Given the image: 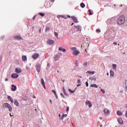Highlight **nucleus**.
Masks as SVG:
<instances>
[{
  "label": "nucleus",
  "mask_w": 127,
  "mask_h": 127,
  "mask_svg": "<svg viewBox=\"0 0 127 127\" xmlns=\"http://www.w3.org/2000/svg\"><path fill=\"white\" fill-rule=\"evenodd\" d=\"M126 21V18L125 16L121 15L120 16L117 20V23L119 25H122V24H124L125 22Z\"/></svg>",
  "instance_id": "1"
},
{
  "label": "nucleus",
  "mask_w": 127,
  "mask_h": 127,
  "mask_svg": "<svg viewBox=\"0 0 127 127\" xmlns=\"http://www.w3.org/2000/svg\"><path fill=\"white\" fill-rule=\"evenodd\" d=\"M2 106L3 107V108H7L9 111H12V107H11V106H10V105H9V104L7 103H3L2 104Z\"/></svg>",
  "instance_id": "2"
},
{
  "label": "nucleus",
  "mask_w": 127,
  "mask_h": 127,
  "mask_svg": "<svg viewBox=\"0 0 127 127\" xmlns=\"http://www.w3.org/2000/svg\"><path fill=\"white\" fill-rule=\"evenodd\" d=\"M74 28L76 31H81L82 30V27L80 25L74 26Z\"/></svg>",
  "instance_id": "3"
},
{
  "label": "nucleus",
  "mask_w": 127,
  "mask_h": 127,
  "mask_svg": "<svg viewBox=\"0 0 127 127\" xmlns=\"http://www.w3.org/2000/svg\"><path fill=\"white\" fill-rule=\"evenodd\" d=\"M18 77H19V75L17 73H13L11 75V78H13L14 79H17Z\"/></svg>",
  "instance_id": "4"
},
{
  "label": "nucleus",
  "mask_w": 127,
  "mask_h": 127,
  "mask_svg": "<svg viewBox=\"0 0 127 127\" xmlns=\"http://www.w3.org/2000/svg\"><path fill=\"white\" fill-rule=\"evenodd\" d=\"M104 113H105V115L108 116V115L110 114V111L109 110V109L105 108L104 110Z\"/></svg>",
  "instance_id": "5"
},
{
  "label": "nucleus",
  "mask_w": 127,
  "mask_h": 127,
  "mask_svg": "<svg viewBox=\"0 0 127 127\" xmlns=\"http://www.w3.org/2000/svg\"><path fill=\"white\" fill-rule=\"evenodd\" d=\"M38 57H39V54L35 53L32 56V58H33V59H37Z\"/></svg>",
  "instance_id": "6"
},
{
  "label": "nucleus",
  "mask_w": 127,
  "mask_h": 127,
  "mask_svg": "<svg viewBox=\"0 0 127 127\" xmlns=\"http://www.w3.org/2000/svg\"><path fill=\"white\" fill-rule=\"evenodd\" d=\"M40 67H41V66H40V64H38L36 66V68L37 72L38 73H39L40 72Z\"/></svg>",
  "instance_id": "7"
},
{
  "label": "nucleus",
  "mask_w": 127,
  "mask_h": 127,
  "mask_svg": "<svg viewBox=\"0 0 127 127\" xmlns=\"http://www.w3.org/2000/svg\"><path fill=\"white\" fill-rule=\"evenodd\" d=\"M14 39H15V40H19L20 41H21V40H22V38H21V37H19L18 36H16L15 37H14Z\"/></svg>",
  "instance_id": "8"
},
{
  "label": "nucleus",
  "mask_w": 127,
  "mask_h": 127,
  "mask_svg": "<svg viewBox=\"0 0 127 127\" xmlns=\"http://www.w3.org/2000/svg\"><path fill=\"white\" fill-rule=\"evenodd\" d=\"M71 18L73 21H74L75 23H77L78 22V19H77V18H76V17L72 16Z\"/></svg>",
  "instance_id": "9"
},
{
  "label": "nucleus",
  "mask_w": 127,
  "mask_h": 127,
  "mask_svg": "<svg viewBox=\"0 0 127 127\" xmlns=\"http://www.w3.org/2000/svg\"><path fill=\"white\" fill-rule=\"evenodd\" d=\"M21 68L17 67L15 68V72L18 73L19 74L21 73Z\"/></svg>",
  "instance_id": "10"
},
{
  "label": "nucleus",
  "mask_w": 127,
  "mask_h": 127,
  "mask_svg": "<svg viewBox=\"0 0 127 127\" xmlns=\"http://www.w3.org/2000/svg\"><path fill=\"white\" fill-rule=\"evenodd\" d=\"M11 87V90L13 91V92H14V91H16V86L14 85V84H12Z\"/></svg>",
  "instance_id": "11"
},
{
  "label": "nucleus",
  "mask_w": 127,
  "mask_h": 127,
  "mask_svg": "<svg viewBox=\"0 0 127 127\" xmlns=\"http://www.w3.org/2000/svg\"><path fill=\"white\" fill-rule=\"evenodd\" d=\"M59 51H63V52H66V49H64V48L62 47H60L59 48Z\"/></svg>",
  "instance_id": "12"
},
{
  "label": "nucleus",
  "mask_w": 127,
  "mask_h": 127,
  "mask_svg": "<svg viewBox=\"0 0 127 127\" xmlns=\"http://www.w3.org/2000/svg\"><path fill=\"white\" fill-rule=\"evenodd\" d=\"M80 54V52L79 51H73V55H78V54Z\"/></svg>",
  "instance_id": "13"
},
{
  "label": "nucleus",
  "mask_w": 127,
  "mask_h": 127,
  "mask_svg": "<svg viewBox=\"0 0 127 127\" xmlns=\"http://www.w3.org/2000/svg\"><path fill=\"white\" fill-rule=\"evenodd\" d=\"M22 61H27V57H26V56H22Z\"/></svg>",
  "instance_id": "14"
},
{
  "label": "nucleus",
  "mask_w": 127,
  "mask_h": 127,
  "mask_svg": "<svg viewBox=\"0 0 127 127\" xmlns=\"http://www.w3.org/2000/svg\"><path fill=\"white\" fill-rule=\"evenodd\" d=\"M47 43H48V44H50V45H51L52 44H54V41L52 40H50L47 42Z\"/></svg>",
  "instance_id": "15"
},
{
  "label": "nucleus",
  "mask_w": 127,
  "mask_h": 127,
  "mask_svg": "<svg viewBox=\"0 0 127 127\" xmlns=\"http://www.w3.org/2000/svg\"><path fill=\"white\" fill-rule=\"evenodd\" d=\"M118 121L119 124H120V125H123V120L121 118H119L118 120Z\"/></svg>",
  "instance_id": "16"
},
{
  "label": "nucleus",
  "mask_w": 127,
  "mask_h": 127,
  "mask_svg": "<svg viewBox=\"0 0 127 127\" xmlns=\"http://www.w3.org/2000/svg\"><path fill=\"white\" fill-rule=\"evenodd\" d=\"M55 61H58V59H59V55H56L55 57Z\"/></svg>",
  "instance_id": "17"
},
{
  "label": "nucleus",
  "mask_w": 127,
  "mask_h": 127,
  "mask_svg": "<svg viewBox=\"0 0 127 127\" xmlns=\"http://www.w3.org/2000/svg\"><path fill=\"white\" fill-rule=\"evenodd\" d=\"M89 80H91V81H96V77H90L89 78Z\"/></svg>",
  "instance_id": "18"
},
{
  "label": "nucleus",
  "mask_w": 127,
  "mask_h": 127,
  "mask_svg": "<svg viewBox=\"0 0 127 127\" xmlns=\"http://www.w3.org/2000/svg\"><path fill=\"white\" fill-rule=\"evenodd\" d=\"M113 70L117 71V64H113Z\"/></svg>",
  "instance_id": "19"
},
{
  "label": "nucleus",
  "mask_w": 127,
  "mask_h": 127,
  "mask_svg": "<svg viewBox=\"0 0 127 127\" xmlns=\"http://www.w3.org/2000/svg\"><path fill=\"white\" fill-rule=\"evenodd\" d=\"M110 76H112V77L115 76V72L113 70H110Z\"/></svg>",
  "instance_id": "20"
},
{
  "label": "nucleus",
  "mask_w": 127,
  "mask_h": 127,
  "mask_svg": "<svg viewBox=\"0 0 127 127\" xmlns=\"http://www.w3.org/2000/svg\"><path fill=\"white\" fill-rule=\"evenodd\" d=\"M117 115H118V116H122V115H123V113L121 112V111H117Z\"/></svg>",
  "instance_id": "21"
},
{
  "label": "nucleus",
  "mask_w": 127,
  "mask_h": 127,
  "mask_svg": "<svg viewBox=\"0 0 127 127\" xmlns=\"http://www.w3.org/2000/svg\"><path fill=\"white\" fill-rule=\"evenodd\" d=\"M80 6L81 7H82V8H84V7H85V3H83V2H81L80 3Z\"/></svg>",
  "instance_id": "22"
},
{
  "label": "nucleus",
  "mask_w": 127,
  "mask_h": 127,
  "mask_svg": "<svg viewBox=\"0 0 127 127\" xmlns=\"http://www.w3.org/2000/svg\"><path fill=\"white\" fill-rule=\"evenodd\" d=\"M90 87H92V88H98V86L96 85V84H91Z\"/></svg>",
  "instance_id": "23"
},
{
  "label": "nucleus",
  "mask_w": 127,
  "mask_h": 127,
  "mask_svg": "<svg viewBox=\"0 0 127 127\" xmlns=\"http://www.w3.org/2000/svg\"><path fill=\"white\" fill-rule=\"evenodd\" d=\"M48 31H50V28L49 27H46L45 32H47Z\"/></svg>",
  "instance_id": "24"
},
{
  "label": "nucleus",
  "mask_w": 127,
  "mask_h": 127,
  "mask_svg": "<svg viewBox=\"0 0 127 127\" xmlns=\"http://www.w3.org/2000/svg\"><path fill=\"white\" fill-rule=\"evenodd\" d=\"M87 73H88L89 74H91V75H93L94 74H95V71H88L87 72Z\"/></svg>",
  "instance_id": "25"
},
{
  "label": "nucleus",
  "mask_w": 127,
  "mask_h": 127,
  "mask_svg": "<svg viewBox=\"0 0 127 127\" xmlns=\"http://www.w3.org/2000/svg\"><path fill=\"white\" fill-rule=\"evenodd\" d=\"M14 105H15V106H16L17 107H18V106H19V104L16 101H15L14 102Z\"/></svg>",
  "instance_id": "26"
},
{
  "label": "nucleus",
  "mask_w": 127,
  "mask_h": 127,
  "mask_svg": "<svg viewBox=\"0 0 127 127\" xmlns=\"http://www.w3.org/2000/svg\"><path fill=\"white\" fill-rule=\"evenodd\" d=\"M55 36L57 37V38L58 39H59V38L58 37V36H59L58 33L55 32Z\"/></svg>",
  "instance_id": "27"
},
{
  "label": "nucleus",
  "mask_w": 127,
  "mask_h": 127,
  "mask_svg": "<svg viewBox=\"0 0 127 127\" xmlns=\"http://www.w3.org/2000/svg\"><path fill=\"white\" fill-rule=\"evenodd\" d=\"M41 83L42 85H45V82H44V79H43V78L41 79Z\"/></svg>",
  "instance_id": "28"
},
{
  "label": "nucleus",
  "mask_w": 127,
  "mask_h": 127,
  "mask_svg": "<svg viewBox=\"0 0 127 127\" xmlns=\"http://www.w3.org/2000/svg\"><path fill=\"white\" fill-rule=\"evenodd\" d=\"M39 14L41 15V16H45V14H44V13H41V12L39 13Z\"/></svg>",
  "instance_id": "29"
},
{
  "label": "nucleus",
  "mask_w": 127,
  "mask_h": 127,
  "mask_svg": "<svg viewBox=\"0 0 127 127\" xmlns=\"http://www.w3.org/2000/svg\"><path fill=\"white\" fill-rule=\"evenodd\" d=\"M77 48H76V47L74 48H71V50H72V51H76Z\"/></svg>",
  "instance_id": "30"
},
{
  "label": "nucleus",
  "mask_w": 127,
  "mask_h": 127,
  "mask_svg": "<svg viewBox=\"0 0 127 127\" xmlns=\"http://www.w3.org/2000/svg\"><path fill=\"white\" fill-rule=\"evenodd\" d=\"M68 91L70 93H71V94H73V93H74L75 92V91H73L72 90H71L70 89H68Z\"/></svg>",
  "instance_id": "31"
},
{
  "label": "nucleus",
  "mask_w": 127,
  "mask_h": 127,
  "mask_svg": "<svg viewBox=\"0 0 127 127\" xmlns=\"http://www.w3.org/2000/svg\"><path fill=\"white\" fill-rule=\"evenodd\" d=\"M63 91H64V95H66L67 96H68V94H67V93H66V90H65V89L64 88H63Z\"/></svg>",
  "instance_id": "32"
},
{
  "label": "nucleus",
  "mask_w": 127,
  "mask_h": 127,
  "mask_svg": "<svg viewBox=\"0 0 127 127\" xmlns=\"http://www.w3.org/2000/svg\"><path fill=\"white\" fill-rule=\"evenodd\" d=\"M90 103H91V102L89 100L86 101L85 102L86 105H89Z\"/></svg>",
  "instance_id": "33"
},
{
  "label": "nucleus",
  "mask_w": 127,
  "mask_h": 127,
  "mask_svg": "<svg viewBox=\"0 0 127 127\" xmlns=\"http://www.w3.org/2000/svg\"><path fill=\"white\" fill-rule=\"evenodd\" d=\"M64 117H65L66 118V117H67V114L65 115H63L61 118V120H63V118H64Z\"/></svg>",
  "instance_id": "34"
},
{
  "label": "nucleus",
  "mask_w": 127,
  "mask_h": 127,
  "mask_svg": "<svg viewBox=\"0 0 127 127\" xmlns=\"http://www.w3.org/2000/svg\"><path fill=\"white\" fill-rule=\"evenodd\" d=\"M88 11L89 12V15H92L93 14V13H92V12L91 11V9H89Z\"/></svg>",
  "instance_id": "35"
},
{
  "label": "nucleus",
  "mask_w": 127,
  "mask_h": 127,
  "mask_svg": "<svg viewBox=\"0 0 127 127\" xmlns=\"http://www.w3.org/2000/svg\"><path fill=\"white\" fill-rule=\"evenodd\" d=\"M125 88L127 87V80H125Z\"/></svg>",
  "instance_id": "36"
},
{
  "label": "nucleus",
  "mask_w": 127,
  "mask_h": 127,
  "mask_svg": "<svg viewBox=\"0 0 127 127\" xmlns=\"http://www.w3.org/2000/svg\"><path fill=\"white\" fill-rule=\"evenodd\" d=\"M62 18H64V19H66L67 18V16H64V15H62Z\"/></svg>",
  "instance_id": "37"
},
{
  "label": "nucleus",
  "mask_w": 127,
  "mask_h": 127,
  "mask_svg": "<svg viewBox=\"0 0 127 127\" xmlns=\"http://www.w3.org/2000/svg\"><path fill=\"white\" fill-rule=\"evenodd\" d=\"M7 99H8V100H9L10 101H11L12 99V98L11 97L8 96L7 97Z\"/></svg>",
  "instance_id": "38"
},
{
  "label": "nucleus",
  "mask_w": 127,
  "mask_h": 127,
  "mask_svg": "<svg viewBox=\"0 0 127 127\" xmlns=\"http://www.w3.org/2000/svg\"><path fill=\"white\" fill-rule=\"evenodd\" d=\"M101 92H102V93H103V94H105V93H106V92L105 91V90L103 89H101Z\"/></svg>",
  "instance_id": "39"
},
{
  "label": "nucleus",
  "mask_w": 127,
  "mask_h": 127,
  "mask_svg": "<svg viewBox=\"0 0 127 127\" xmlns=\"http://www.w3.org/2000/svg\"><path fill=\"white\" fill-rule=\"evenodd\" d=\"M86 87H89V83H88V81H86L85 82Z\"/></svg>",
  "instance_id": "40"
},
{
  "label": "nucleus",
  "mask_w": 127,
  "mask_h": 127,
  "mask_svg": "<svg viewBox=\"0 0 127 127\" xmlns=\"http://www.w3.org/2000/svg\"><path fill=\"white\" fill-rule=\"evenodd\" d=\"M83 65L84 66H87V65H88V63L87 62L84 63Z\"/></svg>",
  "instance_id": "41"
},
{
  "label": "nucleus",
  "mask_w": 127,
  "mask_h": 127,
  "mask_svg": "<svg viewBox=\"0 0 127 127\" xmlns=\"http://www.w3.org/2000/svg\"><path fill=\"white\" fill-rule=\"evenodd\" d=\"M52 92H53V93H55V96H56V91H55L54 90H52Z\"/></svg>",
  "instance_id": "42"
},
{
  "label": "nucleus",
  "mask_w": 127,
  "mask_h": 127,
  "mask_svg": "<svg viewBox=\"0 0 127 127\" xmlns=\"http://www.w3.org/2000/svg\"><path fill=\"white\" fill-rule=\"evenodd\" d=\"M96 32H101V30L97 29V30H96Z\"/></svg>",
  "instance_id": "43"
},
{
  "label": "nucleus",
  "mask_w": 127,
  "mask_h": 127,
  "mask_svg": "<svg viewBox=\"0 0 127 127\" xmlns=\"http://www.w3.org/2000/svg\"><path fill=\"white\" fill-rule=\"evenodd\" d=\"M50 64H47V68H50Z\"/></svg>",
  "instance_id": "44"
},
{
  "label": "nucleus",
  "mask_w": 127,
  "mask_h": 127,
  "mask_svg": "<svg viewBox=\"0 0 127 127\" xmlns=\"http://www.w3.org/2000/svg\"><path fill=\"white\" fill-rule=\"evenodd\" d=\"M88 105H88L89 108H91L92 107V104L91 103H90V104H89Z\"/></svg>",
  "instance_id": "45"
},
{
  "label": "nucleus",
  "mask_w": 127,
  "mask_h": 127,
  "mask_svg": "<svg viewBox=\"0 0 127 127\" xmlns=\"http://www.w3.org/2000/svg\"><path fill=\"white\" fill-rule=\"evenodd\" d=\"M58 18H62V15L58 16Z\"/></svg>",
  "instance_id": "46"
},
{
  "label": "nucleus",
  "mask_w": 127,
  "mask_h": 127,
  "mask_svg": "<svg viewBox=\"0 0 127 127\" xmlns=\"http://www.w3.org/2000/svg\"><path fill=\"white\" fill-rule=\"evenodd\" d=\"M36 18V15H34V17H33V20H34Z\"/></svg>",
  "instance_id": "47"
},
{
  "label": "nucleus",
  "mask_w": 127,
  "mask_h": 127,
  "mask_svg": "<svg viewBox=\"0 0 127 127\" xmlns=\"http://www.w3.org/2000/svg\"><path fill=\"white\" fill-rule=\"evenodd\" d=\"M66 112H69V107L66 108Z\"/></svg>",
  "instance_id": "48"
},
{
  "label": "nucleus",
  "mask_w": 127,
  "mask_h": 127,
  "mask_svg": "<svg viewBox=\"0 0 127 127\" xmlns=\"http://www.w3.org/2000/svg\"><path fill=\"white\" fill-rule=\"evenodd\" d=\"M61 96L63 97V98H64V95H63V93H61Z\"/></svg>",
  "instance_id": "49"
},
{
  "label": "nucleus",
  "mask_w": 127,
  "mask_h": 127,
  "mask_svg": "<svg viewBox=\"0 0 127 127\" xmlns=\"http://www.w3.org/2000/svg\"><path fill=\"white\" fill-rule=\"evenodd\" d=\"M43 86L44 89H46V87H45V84H43Z\"/></svg>",
  "instance_id": "50"
},
{
  "label": "nucleus",
  "mask_w": 127,
  "mask_h": 127,
  "mask_svg": "<svg viewBox=\"0 0 127 127\" xmlns=\"http://www.w3.org/2000/svg\"><path fill=\"white\" fill-rule=\"evenodd\" d=\"M10 101L11 102V104H12L13 103V99H12V100H11Z\"/></svg>",
  "instance_id": "51"
},
{
  "label": "nucleus",
  "mask_w": 127,
  "mask_h": 127,
  "mask_svg": "<svg viewBox=\"0 0 127 127\" xmlns=\"http://www.w3.org/2000/svg\"><path fill=\"white\" fill-rule=\"evenodd\" d=\"M77 82H78V83H81V80L79 79V80L77 81Z\"/></svg>",
  "instance_id": "52"
},
{
  "label": "nucleus",
  "mask_w": 127,
  "mask_h": 127,
  "mask_svg": "<svg viewBox=\"0 0 127 127\" xmlns=\"http://www.w3.org/2000/svg\"><path fill=\"white\" fill-rule=\"evenodd\" d=\"M113 44H115V45H117V44H118V43H117L116 42H114V43H113Z\"/></svg>",
  "instance_id": "53"
},
{
  "label": "nucleus",
  "mask_w": 127,
  "mask_h": 127,
  "mask_svg": "<svg viewBox=\"0 0 127 127\" xmlns=\"http://www.w3.org/2000/svg\"><path fill=\"white\" fill-rule=\"evenodd\" d=\"M39 31V33H41V29H40Z\"/></svg>",
  "instance_id": "54"
},
{
  "label": "nucleus",
  "mask_w": 127,
  "mask_h": 127,
  "mask_svg": "<svg viewBox=\"0 0 127 127\" xmlns=\"http://www.w3.org/2000/svg\"><path fill=\"white\" fill-rule=\"evenodd\" d=\"M51 0V1L52 2H54V1H55V0Z\"/></svg>",
  "instance_id": "55"
},
{
  "label": "nucleus",
  "mask_w": 127,
  "mask_h": 127,
  "mask_svg": "<svg viewBox=\"0 0 127 127\" xmlns=\"http://www.w3.org/2000/svg\"><path fill=\"white\" fill-rule=\"evenodd\" d=\"M50 103H51V104H52V100H50Z\"/></svg>",
  "instance_id": "56"
},
{
  "label": "nucleus",
  "mask_w": 127,
  "mask_h": 127,
  "mask_svg": "<svg viewBox=\"0 0 127 127\" xmlns=\"http://www.w3.org/2000/svg\"><path fill=\"white\" fill-rule=\"evenodd\" d=\"M10 117H13V115H11V113L9 114Z\"/></svg>",
  "instance_id": "57"
},
{
  "label": "nucleus",
  "mask_w": 127,
  "mask_h": 127,
  "mask_svg": "<svg viewBox=\"0 0 127 127\" xmlns=\"http://www.w3.org/2000/svg\"><path fill=\"white\" fill-rule=\"evenodd\" d=\"M81 86V84L77 85V87H79V86Z\"/></svg>",
  "instance_id": "58"
},
{
  "label": "nucleus",
  "mask_w": 127,
  "mask_h": 127,
  "mask_svg": "<svg viewBox=\"0 0 127 127\" xmlns=\"http://www.w3.org/2000/svg\"><path fill=\"white\" fill-rule=\"evenodd\" d=\"M59 118H61V114H59Z\"/></svg>",
  "instance_id": "59"
},
{
  "label": "nucleus",
  "mask_w": 127,
  "mask_h": 127,
  "mask_svg": "<svg viewBox=\"0 0 127 127\" xmlns=\"http://www.w3.org/2000/svg\"><path fill=\"white\" fill-rule=\"evenodd\" d=\"M56 99H58V96H57V94H56Z\"/></svg>",
  "instance_id": "60"
},
{
  "label": "nucleus",
  "mask_w": 127,
  "mask_h": 127,
  "mask_svg": "<svg viewBox=\"0 0 127 127\" xmlns=\"http://www.w3.org/2000/svg\"><path fill=\"white\" fill-rule=\"evenodd\" d=\"M74 25V23H72V24H71V26Z\"/></svg>",
  "instance_id": "61"
},
{
  "label": "nucleus",
  "mask_w": 127,
  "mask_h": 127,
  "mask_svg": "<svg viewBox=\"0 0 127 127\" xmlns=\"http://www.w3.org/2000/svg\"><path fill=\"white\" fill-rule=\"evenodd\" d=\"M8 79L7 78H6L5 80V81H8Z\"/></svg>",
  "instance_id": "62"
},
{
  "label": "nucleus",
  "mask_w": 127,
  "mask_h": 127,
  "mask_svg": "<svg viewBox=\"0 0 127 127\" xmlns=\"http://www.w3.org/2000/svg\"><path fill=\"white\" fill-rule=\"evenodd\" d=\"M125 108H127V104L125 105Z\"/></svg>",
  "instance_id": "63"
},
{
  "label": "nucleus",
  "mask_w": 127,
  "mask_h": 127,
  "mask_svg": "<svg viewBox=\"0 0 127 127\" xmlns=\"http://www.w3.org/2000/svg\"><path fill=\"white\" fill-rule=\"evenodd\" d=\"M67 16H68V17H69V18H70V17H71V16H69V15H68Z\"/></svg>",
  "instance_id": "64"
}]
</instances>
